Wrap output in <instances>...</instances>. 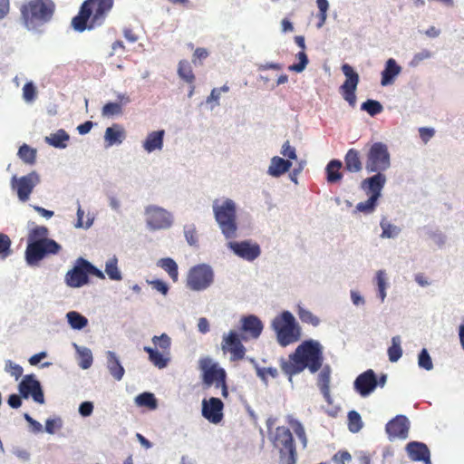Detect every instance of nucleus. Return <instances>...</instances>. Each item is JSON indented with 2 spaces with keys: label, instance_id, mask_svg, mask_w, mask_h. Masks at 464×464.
I'll use <instances>...</instances> for the list:
<instances>
[{
  "label": "nucleus",
  "instance_id": "obj_1",
  "mask_svg": "<svg viewBox=\"0 0 464 464\" xmlns=\"http://www.w3.org/2000/svg\"><path fill=\"white\" fill-rule=\"evenodd\" d=\"M324 362L323 347L319 342L306 340L299 344L287 359H280L282 372L288 376L289 381L294 375L308 369L311 373L318 372Z\"/></svg>",
  "mask_w": 464,
  "mask_h": 464
},
{
  "label": "nucleus",
  "instance_id": "obj_2",
  "mask_svg": "<svg viewBox=\"0 0 464 464\" xmlns=\"http://www.w3.org/2000/svg\"><path fill=\"white\" fill-rule=\"evenodd\" d=\"M113 6L114 0H85L72 20V28L82 33L102 26Z\"/></svg>",
  "mask_w": 464,
  "mask_h": 464
},
{
  "label": "nucleus",
  "instance_id": "obj_3",
  "mask_svg": "<svg viewBox=\"0 0 464 464\" xmlns=\"http://www.w3.org/2000/svg\"><path fill=\"white\" fill-rule=\"evenodd\" d=\"M21 19L29 30H36L49 23L55 12L52 0H29L20 7Z\"/></svg>",
  "mask_w": 464,
  "mask_h": 464
},
{
  "label": "nucleus",
  "instance_id": "obj_4",
  "mask_svg": "<svg viewBox=\"0 0 464 464\" xmlns=\"http://www.w3.org/2000/svg\"><path fill=\"white\" fill-rule=\"evenodd\" d=\"M273 447L278 451L279 464H296L297 451L289 428L278 426L271 437Z\"/></svg>",
  "mask_w": 464,
  "mask_h": 464
},
{
  "label": "nucleus",
  "instance_id": "obj_5",
  "mask_svg": "<svg viewBox=\"0 0 464 464\" xmlns=\"http://www.w3.org/2000/svg\"><path fill=\"white\" fill-rule=\"evenodd\" d=\"M272 326L276 333L279 344L283 347L294 343L300 339V327L296 324L294 315L288 311H284L281 314L275 317Z\"/></svg>",
  "mask_w": 464,
  "mask_h": 464
},
{
  "label": "nucleus",
  "instance_id": "obj_6",
  "mask_svg": "<svg viewBox=\"0 0 464 464\" xmlns=\"http://www.w3.org/2000/svg\"><path fill=\"white\" fill-rule=\"evenodd\" d=\"M216 221L226 238L235 237L237 235V210L232 199H226L218 205L216 201L213 205Z\"/></svg>",
  "mask_w": 464,
  "mask_h": 464
},
{
  "label": "nucleus",
  "instance_id": "obj_7",
  "mask_svg": "<svg viewBox=\"0 0 464 464\" xmlns=\"http://www.w3.org/2000/svg\"><path fill=\"white\" fill-rule=\"evenodd\" d=\"M199 367L203 372V384L206 388L215 385L221 389V395L224 398L228 396V388L226 382L227 373L223 368L218 367L217 363H212L211 359L203 358L199 361Z\"/></svg>",
  "mask_w": 464,
  "mask_h": 464
},
{
  "label": "nucleus",
  "instance_id": "obj_8",
  "mask_svg": "<svg viewBox=\"0 0 464 464\" xmlns=\"http://www.w3.org/2000/svg\"><path fill=\"white\" fill-rule=\"evenodd\" d=\"M391 167V155L388 146L382 142H374L366 153L365 169L368 173H383Z\"/></svg>",
  "mask_w": 464,
  "mask_h": 464
},
{
  "label": "nucleus",
  "instance_id": "obj_9",
  "mask_svg": "<svg viewBox=\"0 0 464 464\" xmlns=\"http://www.w3.org/2000/svg\"><path fill=\"white\" fill-rule=\"evenodd\" d=\"M62 249L55 240H44L27 243L25 249L26 263L31 266H38L45 257L57 255Z\"/></svg>",
  "mask_w": 464,
  "mask_h": 464
},
{
  "label": "nucleus",
  "instance_id": "obj_10",
  "mask_svg": "<svg viewBox=\"0 0 464 464\" xmlns=\"http://www.w3.org/2000/svg\"><path fill=\"white\" fill-rule=\"evenodd\" d=\"M214 280V274L208 265H198L190 268L187 277V286L193 291L207 289Z\"/></svg>",
  "mask_w": 464,
  "mask_h": 464
},
{
  "label": "nucleus",
  "instance_id": "obj_11",
  "mask_svg": "<svg viewBox=\"0 0 464 464\" xmlns=\"http://www.w3.org/2000/svg\"><path fill=\"white\" fill-rule=\"evenodd\" d=\"M342 72L346 79L340 86V92L349 105L353 108L356 105L355 92L360 81L359 74L348 63L342 65Z\"/></svg>",
  "mask_w": 464,
  "mask_h": 464
},
{
  "label": "nucleus",
  "instance_id": "obj_12",
  "mask_svg": "<svg viewBox=\"0 0 464 464\" xmlns=\"http://www.w3.org/2000/svg\"><path fill=\"white\" fill-rule=\"evenodd\" d=\"M40 177L35 171L21 178L14 176L11 180L12 188L16 190L20 201L25 202L29 199L34 188L39 184Z\"/></svg>",
  "mask_w": 464,
  "mask_h": 464
},
{
  "label": "nucleus",
  "instance_id": "obj_13",
  "mask_svg": "<svg viewBox=\"0 0 464 464\" xmlns=\"http://www.w3.org/2000/svg\"><path fill=\"white\" fill-rule=\"evenodd\" d=\"M145 213L147 224L151 229H165L171 226V216L162 208L149 206Z\"/></svg>",
  "mask_w": 464,
  "mask_h": 464
},
{
  "label": "nucleus",
  "instance_id": "obj_14",
  "mask_svg": "<svg viewBox=\"0 0 464 464\" xmlns=\"http://www.w3.org/2000/svg\"><path fill=\"white\" fill-rule=\"evenodd\" d=\"M19 392L24 399L30 396L39 404L44 403V395L40 382L34 378V374H28L24 377L19 383Z\"/></svg>",
  "mask_w": 464,
  "mask_h": 464
},
{
  "label": "nucleus",
  "instance_id": "obj_15",
  "mask_svg": "<svg viewBox=\"0 0 464 464\" xmlns=\"http://www.w3.org/2000/svg\"><path fill=\"white\" fill-rule=\"evenodd\" d=\"M85 264H87V260L82 257H79L72 269L66 273L65 282L69 286L77 288L88 284V269Z\"/></svg>",
  "mask_w": 464,
  "mask_h": 464
},
{
  "label": "nucleus",
  "instance_id": "obj_16",
  "mask_svg": "<svg viewBox=\"0 0 464 464\" xmlns=\"http://www.w3.org/2000/svg\"><path fill=\"white\" fill-rule=\"evenodd\" d=\"M221 346L224 353H230L231 361H239L245 357L246 348L235 331H230L223 336Z\"/></svg>",
  "mask_w": 464,
  "mask_h": 464
},
{
  "label": "nucleus",
  "instance_id": "obj_17",
  "mask_svg": "<svg viewBox=\"0 0 464 464\" xmlns=\"http://www.w3.org/2000/svg\"><path fill=\"white\" fill-rule=\"evenodd\" d=\"M223 409L224 403L218 398L211 397L202 401V416L211 423L218 424L223 420Z\"/></svg>",
  "mask_w": 464,
  "mask_h": 464
},
{
  "label": "nucleus",
  "instance_id": "obj_18",
  "mask_svg": "<svg viewBox=\"0 0 464 464\" xmlns=\"http://www.w3.org/2000/svg\"><path fill=\"white\" fill-rule=\"evenodd\" d=\"M377 385L376 375L371 369L361 373L354 381V389L362 397L370 395Z\"/></svg>",
  "mask_w": 464,
  "mask_h": 464
},
{
  "label": "nucleus",
  "instance_id": "obj_19",
  "mask_svg": "<svg viewBox=\"0 0 464 464\" xmlns=\"http://www.w3.org/2000/svg\"><path fill=\"white\" fill-rule=\"evenodd\" d=\"M410 422L406 416L397 415L391 420L385 427L390 440L405 439L408 436Z\"/></svg>",
  "mask_w": 464,
  "mask_h": 464
},
{
  "label": "nucleus",
  "instance_id": "obj_20",
  "mask_svg": "<svg viewBox=\"0 0 464 464\" xmlns=\"http://www.w3.org/2000/svg\"><path fill=\"white\" fill-rule=\"evenodd\" d=\"M372 177L364 179L361 182V188L369 196L379 199L382 188L386 183V176L383 173L374 172Z\"/></svg>",
  "mask_w": 464,
  "mask_h": 464
},
{
  "label": "nucleus",
  "instance_id": "obj_21",
  "mask_svg": "<svg viewBox=\"0 0 464 464\" xmlns=\"http://www.w3.org/2000/svg\"><path fill=\"white\" fill-rule=\"evenodd\" d=\"M228 247L237 256L247 261L255 260L261 253L259 246L257 244H251L249 241L229 242Z\"/></svg>",
  "mask_w": 464,
  "mask_h": 464
},
{
  "label": "nucleus",
  "instance_id": "obj_22",
  "mask_svg": "<svg viewBox=\"0 0 464 464\" xmlns=\"http://www.w3.org/2000/svg\"><path fill=\"white\" fill-rule=\"evenodd\" d=\"M407 453L413 461H422L425 464H431L430 450L426 444L418 441H411L406 446Z\"/></svg>",
  "mask_w": 464,
  "mask_h": 464
},
{
  "label": "nucleus",
  "instance_id": "obj_23",
  "mask_svg": "<svg viewBox=\"0 0 464 464\" xmlns=\"http://www.w3.org/2000/svg\"><path fill=\"white\" fill-rule=\"evenodd\" d=\"M241 330L248 335V337L256 339L260 336L263 331V324L261 320L256 315L244 316L241 319Z\"/></svg>",
  "mask_w": 464,
  "mask_h": 464
},
{
  "label": "nucleus",
  "instance_id": "obj_24",
  "mask_svg": "<svg viewBox=\"0 0 464 464\" xmlns=\"http://www.w3.org/2000/svg\"><path fill=\"white\" fill-rule=\"evenodd\" d=\"M344 168L352 173H358L362 169L361 152L358 150L351 148L347 150L344 156Z\"/></svg>",
  "mask_w": 464,
  "mask_h": 464
},
{
  "label": "nucleus",
  "instance_id": "obj_25",
  "mask_svg": "<svg viewBox=\"0 0 464 464\" xmlns=\"http://www.w3.org/2000/svg\"><path fill=\"white\" fill-rule=\"evenodd\" d=\"M107 357V369L111 375L116 381H121L125 373V370L123 366L121 364L119 358L116 353L111 351H108L106 353Z\"/></svg>",
  "mask_w": 464,
  "mask_h": 464
},
{
  "label": "nucleus",
  "instance_id": "obj_26",
  "mask_svg": "<svg viewBox=\"0 0 464 464\" xmlns=\"http://www.w3.org/2000/svg\"><path fill=\"white\" fill-rule=\"evenodd\" d=\"M165 130H155L148 134L146 140L143 141V149L150 153L154 150H160L163 147V139Z\"/></svg>",
  "mask_w": 464,
  "mask_h": 464
},
{
  "label": "nucleus",
  "instance_id": "obj_27",
  "mask_svg": "<svg viewBox=\"0 0 464 464\" xmlns=\"http://www.w3.org/2000/svg\"><path fill=\"white\" fill-rule=\"evenodd\" d=\"M291 167L292 162L289 160H284L278 156H275L271 159L267 172L270 176L278 178L287 172Z\"/></svg>",
  "mask_w": 464,
  "mask_h": 464
},
{
  "label": "nucleus",
  "instance_id": "obj_28",
  "mask_svg": "<svg viewBox=\"0 0 464 464\" xmlns=\"http://www.w3.org/2000/svg\"><path fill=\"white\" fill-rule=\"evenodd\" d=\"M119 100L120 101L117 102H108L104 104L102 109V115L108 118L121 115L123 112L122 107L130 102V99L126 95H120Z\"/></svg>",
  "mask_w": 464,
  "mask_h": 464
},
{
  "label": "nucleus",
  "instance_id": "obj_29",
  "mask_svg": "<svg viewBox=\"0 0 464 464\" xmlns=\"http://www.w3.org/2000/svg\"><path fill=\"white\" fill-rule=\"evenodd\" d=\"M126 137L125 130L120 124H113L105 130L104 140L108 146L121 144Z\"/></svg>",
  "mask_w": 464,
  "mask_h": 464
},
{
  "label": "nucleus",
  "instance_id": "obj_30",
  "mask_svg": "<svg viewBox=\"0 0 464 464\" xmlns=\"http://www.w3.org/2000/svg\"><path fill=\"white\" fill-rule=\"evenodd\" d=\"M401 68L397 64L396 61L392 58L388 59L385 63V68L382 72L381 83L382 86L392 83L394 78L400 74Z\"/></svg>",
  "mask_w": 464,
  "mask_h": 464
},
{
  "label": "nucleus",
  "instance_id": "obj_31",
  "mask_svg": "<svg viewBox=\"0 0 464 464\" xmlns=\"http://www.w3.org/2000/svg\"><path fill=\"white\" fill-rule=\"evenodd\" d=\"M144 351L149 354L150 362L159 369L167 367L170 361L169 353H165L150 346H145Z\"/></svg>",
  "mask_w": 464,
  "mask_h": 464
},
{
  "label": "nucleus",
  "instance_id": "obj_32",
  "mask_svg": "<svg viewBox=\"0 0 464 464\" xmlns=\"http://www.w3.org/2000/svg\"><path fill=\"white\" fill-rule=\"evenodd\" d=\"M178 73L181 79H183L188 83L191 84L188 96H192L195 89V86L193 85L195 82V75L193 73L191 65L188 61L182 60L179 62Z\"/></svg>",
  "mask_w": 464,
  "mask_h": 464
},
{
  "label": "nucleus",
  "instance_id": "obj_33",
  "mask_svg": "<svg viewBox=\"0 0 464 464\" xmlns=\"http://www.w3.org/2000/svg\"><path fill=\"white\" fill-rule=\"evenodd\" d=\"M286 422L294 430L295 434L297 436L298 440L302 444L303 449H305L308 444V438L304 425L292 415L286 416Z\"/></svg>",
  "mask_w": 464,
  "mask_h": 464
},
{
  "label": "nucleus",
  "instance_id": "obj_34",
  "mask_svg": "<svg viewBox=\"0 0 464 464\" xmlns=\"http://www.w3.org/2000/svg\"><path fill=\"white\" fill-rule=\"evenodd\" d=\"M69 140L70 136L63 129H60L56 132L51 133L49 136L45 137V141L49 145L59 149L66 148Z\"/></svg>",
  "mask_w": 464,
  "mask_h": 464
},
{
  "label": "nucleus",
  "instance_id": "obj_35",
  "mask_svg": "<svg viewBox=\"0 0 464 464\" xmlns=\"http://www.w3.org/2000/svg\"><path fill=\"white\" fill-rule=\"evenodd\" d=\"M330 379L331 369L328 365H325L318 374L317 384L326 400L330 398Z\"/></svg>",
  "mask_w": 464,
  "mask_h": 464
},
{
  "label": "nucleus",
  "instance_id": "obj_36",
  "mask_svg": "<svg viewBox=\"0 0 464 464\" xmlns=\"http://www.w3.org/2000/svg\"><path fill=\"white\" fill-rule=\"evenodd\" d=\"M343 163L340 160H332L326 166V179L329 183H335L342 179L343 174L340 169Z\"/></svg>",
  "mask_w": 464,
  "mask_h": 464
},
{
  "label": "nucleus",
  "instance_id": "obj_37",
  "mask_svg": "<svg viewBox=\"0 0 464 464\" xmlns=\"http://www.w3.org/2000/svg\"><path fill=\"white\" fill-rule=\"evenodd\" d=\"M135 403L139 407H145L150 411L156 410L158 407V401L155 395L151 392H142L136 396Z\"/></svg>",
  "mask_w": 464,
  "mask_h": 464
},
{
  "label": "nucleus",
  "instance_id": "obj_38",
  "mask_svg": "<svg viewBox=\"0 0 464 464\" xmlns=\"http://www.w3.org/2000/svg\"><path fill=\"white\" fill-rule=\"evenodd\" d=\"M159 266L164 269L169 276V277L174 281H178L179 278V271L177 263L170 257L161 258L159 261Z\"/></svg>",
  "mask_w": 464,
  "mask_h": 464
},
{
  "label": "nucleus",
  "instance_id": "obj_39",
  "mask_svg": "<svg viewBox=\"0 0 464 464\" xmlns=\"http://www.w3.org/2000/svg\"><path fill=\"white\" fill-rule=\"evenodd\" d=\"M66 317L72 329L81 330L88 324L87 318L78 312L71 311L67 313Z\"/></svg>",
  "mask_w": 464,
  "mask_h": 464
},
{
  "label": "nucleus",
  "instance_id": "obj_40",
  "mask_svg": "<svg viewBox=\"0 0 464 464\" xmlns=\"http://www.w3.org/2000/svg\"><path fill=\"white\" fill-rule=\"evenodd\" d=\"M49 230L44 226H35L33 227L28 233V242H35V241H44V240H52L48 238Z\"/></svg>",
  "mask_w": 464,
  "mask_h": 464
},
{
  "label": "nucleus",
  "instance_id": "obj_41",
  "mask_svg": "<svg viewBox=\"0 0 464 464\" xmlns=\"http://www.w3.org/2000/svg\"><path fill=\"white\" fill-rule=\"evenodd\" d=\"M402 355V349L401 347V337L393 336L392 338V345L388 348L389 360L392 362H396Z\"/></svg>",
  "mask_w": 464,
  "mask_h": 464
},
{
  "label": "nucleus",
  "instance_id": "obj_42",
  "mask_svg": "<svg viewBox=\"0 0 464 464\" xmlns=\"http://www.w3.org/2000/svg\"><path fill=\"white\" fill-rule=\"evenodd\" d=\"M155 349L162 351L165 353H170L171 339L167 334H162L160 336H153L151 339Z\"/></svg>",
  "mask_w": 464,
  "mask_h": 464
},
{
  "label": "nucleus",
  "instance_id": "obj_43",
  "mask_svg": "<svg viewBox=\"0 0 464 464\" xmlns=\"http://www.w3.org/2000/svg\"><path fill=\"white\" fill-rule=\"evenodd\" d=\"M297 314L299 319L304 324H311L314 327L320 324V319L314 315L311 311L298 305Z\"/></svg>",
  "mask_w": 464,
  "mask_h": 464
},
{
  "label": "nucleus",
  "instance_id": "obj_44",
  "mask_svg": "<svg viewBox=\"0 0 464 464\" xmlns=\"http://www.w3.org/2000/svg\"><path fill=\"white\" fill-rule=\"evenodd\" d=\"M18 156L24 163L33 165L35 162L36 150L24 144L18 150Z\"/></svg>",
  "mask_w": 464,
  "mask_h": 464
},
{
  "label": "nucleus",
  "instance_id": "obj_45",
  "mask_svg": "<svg viewBox=\"0 0 464 464\" xmlns=\"http://www.w3.org/2000/svg\"><path fill=\"white\" fill-rule=\"evenodd\" d=\"M380 226L382 229L381 237L383 238H392L399 235L401 229L397 226L391 224L386 218H382Z\"/></svg>",
  "mask_w": 464,
  "mask_h": 464
},
{
  "label": "nucleus",
  "instance_id": "obj_46",
  "mask_svg": "<svg viewBox=\"0 0 464 464\" xmlns=\"http://www.w3.org/2000/svg\"><path fill=\"white\" fill-rule=\"evenodd\" d=\"M118 260L115 256L110 258L105 265V272L111 280L119 281L121 279V274L118 269Z\"/></svg>",
  "mask_w": 464,
  "mask_h": 464
},
{
  "label": "nucleus",
  "instance_id": "obj_47",
  "mask_svg": "<svg viewBox=\"0 0 464 464\" xmlns=\"http://www.w3.org/2000/svg\"><path fill=\"white\" fill-rule=\"evenodd\" d=\"M12 241L8 235L0 233V258L5 259L12 255Z\"/></svg>",
  "mask_w": 464,
  "mask_h": 464
},
{
  "label": "nucleus",
  "instance_id": "obj_48",
  "mask_svg": "<svg viewBox=\"0 0 464 464\" xmlns=\"http://www.w3.org/2000/svg\"><path fill=\"white\" fill-rule=\"evenodd\" d=\"M362 427V421L360 414L355 411H351L348 413V428L349 430L355 433L358 432Z\"/></svg>",
  "mask_w": 464,
  "mask_h": 464
},
{
  "label": "nucleus",
  "instance_id": "obj_49",
  "mask_svg": "<svg viewBox=\"0 0 464 464\" xmlns=\"http://www.w3.org/2000/svg\"><path fill=\"white\" fill-rule=\"evenodd\" d=\"M361 110L367 111L371 116H375L382 111L383 107L378 101L367 100L361 105Z\"/></svg>",
  "mask_w": 464,
  "mask_h": 464
},
{
  "label": "nucleus",
  "instance_id": "obj_50",
  "mask_svg": "<svg viewBox=\"0 0 464 464\" xmlns=\"http://www.w3.org/2000/svg\"><path fill=\"white\" fill-rule=\"evenodd\" d=\"M316 4L319 9V13L317 14L318 23L316 26L317 28H321L325 24L329 4L327 0H316Z\"/></svg>",
  "mask_w": 464,
  "mask_h": 464
},
{
  "label": "nucleus",
  "instance_id": "obj_51",
  "mask_svg": "<svg viewBox=\"0 0 464 464\" xmlns=\"http://www.w3.org/2000/svg\"><path fill=\"white\" fill-rule=\"evenodd\" d=\"M375 279H376V284H377V287H378V291H379V296H380L381 300L383 301L386 297L385 290H386V286H387L385 272L383 270L377 271Z\"/></svg>",
  "mask_w": 464,
  "mask_h": 464
},
{
  "label": "nucleus",
  "instance_id": "obj_52",
  "mask_svg": "<svg viewBox=\"0 0 464 464\" xmlns=\"http://www.w3.org/2000/svg\"><path fill=\"white\" fill-rule=\"evenodd\" d=\"M184 235L190 246H197L198 241V232L195 225L189 224L184 227Z\"/></svg>",
  "mask_w": 464,
  "mask_h": 464
},
{
  "label": "nucleus",
  "instance_id": "obj_53",
  "mask_svg": "<svg viewBox=\"0 0 464 464\" xmlns=\"http://www.w3.org/2000/svg\"><path fill=\"white\" fill-rule=\"evenodd\" d=\"M377 200V198L369 196V198L366 201L357 204L356 209L366 214L371 213L375 209Z\"/></svg>",
  "mask_w": 464,
  "mask_h": 464
},
{
  "label": "nucleus",
  "instance_id": "obj_54",
  "mask_svg": "<svg viewBox=\"0 0 464 464\" xmlns=\"http://www.w3.org/2000/svg\"><path fill=\"white\" fill-rule=\"evenodd\" d=\"M299 63L289 66V70L296 72H301L304 70L308 63V58L304 51H301L296 54Z\"/></svg>",
  "mask_w": 464,
  "mask_h": 464
},
{
  "label": "nucleus",
  "instance_id": "obj_55",
  "mask_svg": "<svg viewBox=\"0 0 464 464\" xmlns=\"http://www.w3.org/2000/svg\"><path fill=\"white\" fill-rule=\"evenodd\" d=\"M418 364L420 368L430 371L433 368L431 358L426 349H422L419 354Z\"/></svg>",
  "mask_w": 464,
  "mask_h": 464
},
{
  "label": "nucleus",
  "instance_id": "obj_56",
  "mask_svg": "<svg viewBox=\"0 0 464 464\" xmlns=\"http://www.w3.org/2000/svg\"><path fill=\"white\" fill-rule=\"evenodd\" d=\"M36 88L32 82H26L23 87V97L26 102H33L36 98Z\"/></svg>",
  "mask_w": 464,
  "mask_h": 464
},
{
  "label": "nucleus",
  "instance_id": "obj_57",
  "mask_svg": "<svg viewBox=\"0 0 464 464\" xmlns=\"http://www.w3.org/2000/svg\"><path fill=\"white\" fill-rule=\"evenodd\" d=\"M5 371L9 372L12 376H14L16 380H18L22 376L24 372L22 366L13 362L12 361L6 362Z\"/></svg>",
  "mask_w": 464,
  "mask_h": 464
},
{
  "label": "nucleus",
  "instance_id": "obj_58",
  "mask_svg": "<svg viewBox=\"0 0 464 464\" xmlns=\"http://www.w3.org/2000/svg\"><path fill=\"white\" fill-rule=\"evenodd\" d=\"M80 356H81V362H80V366L82 368V369H88L91 367L92 363V352L87 349V348H84L83 350H82L80 352Z\"/></svg>",
  "mask_w": 464,
  "mask_h": 464
},
{
  "label": "nucleus",
  "instance_id": "obj_59",
  "mask_svg": "<svg viewBox=\"0 0 464 464\" xmlns=\"http://www.w3.org/2000/svg\"><path fill=\"white\" fill-rule=\"evenodd\" d=\"M61 428H62V420L60 418L48 419L45 421V431L49 434L55 433V431Z\"/></svg>",
  "mask_w": 464,
  "mask_h": 464
},
{
  "label": "nucleus",
  "instance_id": "obj_60",
  "mask_svg": "<svg viewBox=\"0 0 464 464\" xmlns=\"http://www.w3.org/2000/svg\"><path fill=\"white\" fill-rule=\"evenodd\" d=\"M281 154L285 157H287L289 160H295L297 157L295 149L290 145L289 140H286L283 144Z\"/></svg>",
  "mask_w": 464,
  "mask_h": 464
},
{
  "label": "nucleus",
  "instance_id": "obj_61",
  "mask_svg": "<svg viewBox=\"0 0 464 464\" xmlns=\"http://www.w3.org/2000/svg\"><path fill=\"white\" fill-rule=\"evenodd\" d=\"M419 133L421 140L427 143L435 134V130L432 128L421 127L419 129Z\"/></svg>",
  "mask_w": 464,
  "mask_h": 464
},
{
  "label": "nucleus",
  "instance_id": "obj_62",
  "mask_svg": "<svg viewBox=\"0 0 464 464\" xmlns=\"http://www.w3.org/2000/svg\"><path fill=\"white\" fill-rule=\"evenodd\" d=\"M431 56V53L428 50H422L421 52L416 53L411 61V64L418 65L423 60L429 59Z\"/></svg>",
  "mask_w": 464,
  "mask_h": 464
},
{
  "label": "nucleus",
  "instance_id": "obj_63",
  "mask_svg": "<svg viewBox=\"0 0 464 464\" xmlns=\"http://www.w3.org/2000/svg\"><path fill=\"white\" fill-rule=\"evenodd\" d=\"M92 411H93V405L90 401H84L79 407V412L83 417L90 416L92 414Z\"/></svg>",
  "mask_w": 464,
  "mask_h": 464
},
{
  "label": "nucleus",
  "instance_id": "obj_64",
  "mask_svg": "<svg viewBox=\"0 0 464 464\" xmlns=\"http://www.w3.org/2000/svg\"><path fill=\"white\" fill-rule=\"evenodd\" d=\"M352 457L347 451H339L334 456V461L338 464H344L345 461L351 460Z\"/></svg>",
  "mask_w": 464,
  "mask_h": 464
}]
</instances>
